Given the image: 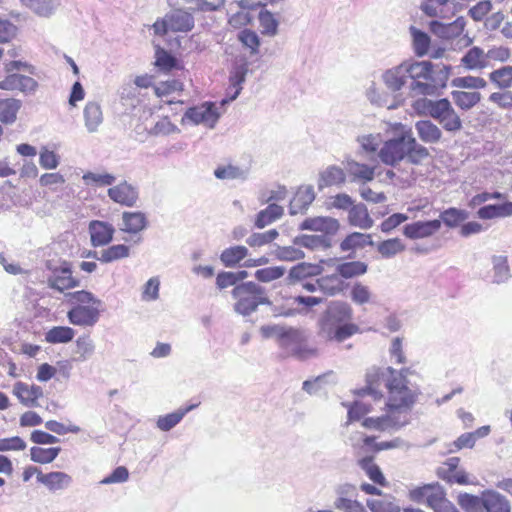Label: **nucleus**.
Returning <instances> with one entry per match:
<instances>
[{"label":"nucleus","instance_id":"nucleus-1","mask_svg":"<svg viewBox=\"0 0 512 512\" xmlns=\"http://www.w3.org/2000/svg\"><path fill=\"white\" fill-rule=\"evenodd\" d=\"M360 332L353 308L344 301H332L318 320V334L328 342L341 343Z\"/></svg>","mask_w":512,"mask_h":512},{"label":"nucleus","instance_id":"nucleus-2","mask_svg":"<svg viewBox=\"0 0 512 512\" xmlns=\"http://www.w3.org/2000/svg\"><path fill=\"white\" fill-rule=\"evenodd\" d=\"M408 368L397 371L387 383V401L385 409L393 415L398 422L405 425L409 421V413L417 401V391L408 387Z\"/></svg>","mask_w":512,"mask_h":512},{"label":"nucleus","instance_id":"nucleus-3","mask_svg":"<svg viewBox=\"0 0 512 512\" xmlns=\"http://www.w3.org/2000/svg\"><path fill=\"white\" fill-rule=\"evenodd\" d=\"M407 73L412 79L411 89L422 95H430L447 84L450 67L443 65L437 71L429 61L406 62Z\"/></svg>","mask_w":512,"mask_h":512},{"label":"nucleus","instance_id":"nucleus-4","mask_svg":"<svg viewBox=\"0 0 512 512\" xmlns=\"http://www.w3.org/2000/svg\"><path fill=\"white\" fill-rule=\"evenodd\" d=\"M68 300L75 304L68 312V321L81 327L94 326L100 317L101 301L91 292L80 290L67 294Z\"/></svg>","mask_w":512,"mask_h":512},{"label":"nucleus","instance_id":"nucleus-5","mask_svg":"<svg viewBox=\"0 0 512 512\" xmlns=\"http://www.w3.org/2000/svg\"><path fill=\"white\" fill-rule=\"evenodd\" d=\"M409 499L425 504L434 512H460L446 497L444 488L438 483L425 484L409 490Z\"/></svg>","mask_w":512,"mask_h":512},{"label":"nucleus","instance_id":"nucleus-6","mask_svg":"<svg viewBox=\"0 0 512 512\" xmlns=\"http://www.w3.org/2000/svg\"><path fill=\"white\" fill-rule=\"evenodd\" d=\"M232 296L235 299V311L244 316L253 313L259 305L269 302L263 288L251 281L236 285Z\"/></svg>","mask_w":512,"mask_h":512},{"label":"nucleus","instance_id":"nucleus-7","mask_svg":"<svg viewBox=\"0 0 512 512\" xmlns=\"http://www.w3.org/2000/svg\"><path fill=\"white\" fill-rule=\"evenodd\" d=\"M391 129L395 137L383 143L378 156L384 164L394 166L406 156L409 130L401 123L391 125Z\"/></svg>","mask_w":512,"mask_h":512},{"label":"nucleus","instance_id":"nucleus-8","mask_svg":"<svg viewBox=\"0 0 512 512\" xmlns=\"http://www.w3.org/2000/svg\"><path fill=\"white\" fill-rule=\"evenodd\" d=\"M427 107L430 116L437 120L446 131L457 132L462 129V121L448 99L429 101Z\"/></svg>","mask_w":512,"mask_h":512},{"label":"nucleus","instance_id":"nucleus-9","mask_svg":"<svg viewBox=\"0 0 512 512\" xmlns=\"http://www.w3.org/2000/svg\"><path fill=\"white\" fill-rule=\"evenodd\" d=\"M155 96L164 105L184 104L181 99L183 96L185 85L179 79H168L160 81L153 85Z\"/></svg>","mask_w":512,"mask_h":512},{"label":"nucleus","instance_id":"nucleus-10","mask_svg":"<svg viewBox=\"0 0 512 512\" xmlns=\"http://www.w3.org/2000/svg\"><path fill=\"white\" fill-rule=\"evenodd\" d=\"M397 370L387 367L379 368L373 367L366 374V390L369 394L373 395L375 399H381V387L384 385L387 388V383Z\"/></svg>","mask_w":512,"mask_h":512},{"label":"nucleus","instance_id":"nucleus-11","mask_svg":"<svg viewBox=\"0 0 512 512\" xmlns=\"http://www.w3.org/2000/svg\"><path fill=\"white\" fill-rule=\"evenodd\" d=\"M459 464V457L448 458L438 470L439 477L449 484H469L468 475L464 470L459 469Z\"/></svg>","mask_w":512,"mask_h":512},{"label":"nucleus","instance_id":"nucleus-12","mask_svg":"<svg viewBox=\"0 0 512 512\" xmlns=\"http://www.w3.org/2000/svg\"><path fill=\"white\" fill-rule=\"evenodd\" d=\"M79 284V279L73 277L72 270L67 265L54 269L52 276L48 279L49 287L59 292L73 289L78 287Z\"/></svg>","mask_w":512,"mask_h":512},{"label":"nucleus","instance_id":"nucleus-13","mask_svg":"<svg viewBox=\"0 0 512 512\" xmlns=\"http://www.w3.org/2000/svg\"><path fill=\"white\" fill-rule=\"evenodd\" d=\"M441 228V220L434 219L430 221H416L407 224L403 233L407 238L420 239L427 238L437 233Z\"/></svg>","mask_w":512,"mask_h":512},{"label":"nucleus","instance_id":"nucleus-14","mask_svg":"<svg viewBox=\"0 0 512 512\" xmlns=\"http://www.w3.org/2000/svg\"><path fill=\"white\" fill-rule=\"evenodd\" d=\"M13 394L24 406L37 407L39 406L38 400L43 396V390L38 385H28L19 381L14 384Z\"/></svg>","mask_w":512,"mask_h":512},{"label":"nucleus","instance_id":"nucleus-15","mask_svg":"<svg viewBox=\"0 0 512 512\" xmlns=\"http://www.w3.org/2000/svg\"><path fill=\"white\" fill-rule=\"evenodd\" d=\"M108 196L112 201L123 206L132 207L138 200V192L135 187L122 182L108 189Z\"/></svg>","mask_w":512,"mask_h":512},{"label":"nucleus","instance_id":"nucleus-16","mask_svg":"<svg viewBox=\"0 0 512 512\" xmlns=\"http://www.w3.org/2000/svg\"><path fill=\"white\" fill-rule=\"evenodd\" d=\"M89 233L92 246H105L112 240L114 228L111 224L94 220L89 224Z\"/></svg>","mask_w":512,"mask_h":512},{"label":"nucleus","instance_id":"nucleus-17","mask_svg":"<svg viewBox=\"0 0 512 512\" xmlns=\"http://www.w3.org/2000/svg\"><path fill=\"white\" fill-rule=\"evenodd\" d=\"M185 117L195 124H214L218 119V114L215 105L207 102L200 106L189 108L185 113Z\"/></svg>","mask_w":512,"mask_h":512},{"label":"nucleus","instance_id":"nucleus-18","mask_svg":"<svg viewBox=\"0 0 512 512\" xmlns=\"http://www.w3.org/2000/svg\"><path fill=\"white\" fill-rule=\"evenodd\" d=\"M339 226V222L331 217H314L305 219L300 228L302 230L323 232L325 235H333L338 231Z\"/></svg>","mask_w":512,"mask_h":512},{"label":"nucleus","instance_id":"nucleus-19","mask_svg":"<svg viewBox=\"0 0 512 512\" xmlns=\"http://www.w3.org/2000/svg\"><path fill=\"white\" fill-rule=\"evenodd\" d=\"M37 88V82L25 75L9 74L0 82V89L4 90H20L22 92H32Z\"/></svg>","mask_w":512,"mask_h":512},{"label":"nucleus","instance_id":"nucleus-20","mask_svg":"<svg viewBox=\"0 0 512 512\" xmlns=\"http://www.w3.org/2000/svg\"><path fill=\"white\" fill-rule=\"evenodd\" d=\"M72 482V476L62 471L44 473L40 479V483L52 492L67 489Z\"/></svg>","mask_w":512,"mask_h":512},{"label":"nucleus","instance_id":"nucleus-21","mask_svg":"<svg viewBox=\"0 0 512 512\" xmlns=\"http://www.w3.org/2000/svg\"><path fill=\"white\" fill-rule=\"evenodd\" d=\"M465 20L463 17H458L455 21L444 24L439 21H432L430 24L432 32L438 34L445 39H451L460 36L465 28Z\"/></svg>","mask_w":512,"mask_h":512},{"label":"nucleus","instance_id":"nucleus-22","mask_svg":"<svg viewBox=\"0 0 512 512\" xmlns=\"http://www.w3.org/2000/svg\"><path fill=\"white\" fill-rule=\"evenodd\" d=\"M317 285L318 289L326 296H336L341 294L347 287V284L338 273L318 278Z\"/></svg>","mask_w":512,"mask_h":512},{"label":"nucleus","instance_id":"nucleus-23","mask_svg":"<svg viewBox=\"0 0 512 512\" xmlns=\"http://www.w3.org/2000/svg\"><path fill=\"white\" fill-rule=\"evenodd\" d=\"M408 78L406 62L386 71L383 75L386 86L392 91L400 90L406 84Z\"/></svg>","mask_w":512,"mask_h":512},{"label":"nucleus","instance_id":"nucleus-24","mask_svg":"<svg viewBox=\"0 0 512 512\" xmlns=\"http://www.w3.org/2000/svg\"><path fill=\"white\" fill-rule=\"evenodd\" d=\"M415 129L421 141L427 144L438 143L442 138L440 128L430 120H419L415 123Z\"/></svg>","mask_w":512,"mask_h":512},{"label":"nucleus","instance_id":"nucleus-25","mask_svg":"<svg viewBox=\"0 0 512 512\" xmlns=\"http://www.w3.org/2000/svg\"><path fill=\"white\" fill-rule=\"evenodd\" d=\"M371 234L353 232L348 234L340 243V249L343 252H355L358 249H363L366 246H373Z\"/></svg>","mask_w":512,"mask_h":512},{"label":"nucleus","instance_id":"nucleus-26","mask_svg":"<svg viewBox=\"0 0 512 512\" xmlns=\"http://www.w3.org/2000/svg\"><path fill=\"white\" fill-rule=\"evenodd\" d=\"M170 21V31L172 32H188L194 27L193 16L181 9H176L168 13Z\"/></svg>","mask_w":512,"mask_h":512},{"label":"nucleus","instance_id":"nucleus-27","mask_svg":"<svg viewBox=\"0 0 512 512\" xmlns=\"http://www.w3.org/2000/svg\"><path fill=\"white\" fill-rule=\"evenodd\" d=\"M485 504V512H511L510 501L495 490H485Z\"/></svg>","mask_w":512,"mask_h":512},{"label":"nucleus","instance_id":"nucleus-28","mask_svg":"<svg viewBox=\"0 0 512 512\" xmlns=\"http://www.w3.org/2000/svg\"><path fill=\"white\" fill-rule=\"evenodd\" d=\"M83 117L86 128L90 132L97 131L104 119L100 104L95 101L87 102L83 110Z\"/></svg>","mask_w":512,"mask_h":512},{"label":"nucleus","instance_id":"nucleus-29","mask_svg":"<svg viewBox=\"0 0 512 512\" xmlns=\"http://www.w3.org/2000/svg\"><path fill=\"white\" fill-rule=\"evenodd\" d=\"M362 426L367 429L384 431L390 428L403 426L398 420L385 409V414L381 417H368L362 421Z\"/></svg>","mask_w":512,"mask_h":512},{"label":"nucleus","instance_id":"nucleus-30","mask_svg":"<svg viewBox=\"0 0 512 512\" xmlns=\"http://www.w3.org/2000/svg\"><path fill=\"white\" fill-rule=\"evenodd\" d=\"M457 503L465 512H485V490L480 496L460 493L457 496Z\"/></svg>","mask_w":512,"mask_h":512},{"label":"nucleus","instance_id":"nucleus-31","mask_svg":"<svg viewBox=\"0 0 512 512\" xmlns=\"http://www.w3.org/2000/svg\"><path fill=\"white\" fill-rule=\"evenodd\" d=\"M477 215L483 220L512 216V202L483 206L478 210Z\"/></svg>","mask_w":512,"mask_h":512},{"label":"nucleus","instance_id":"nucleus-32","mask_svg":"<svg viewBox=\"0 0 512 512\" xmlns=\"http://www.w3.org/2000/svg\"><path fill=\"white\" fill-rule=\"evenodd\" d=\"M304 334L299 329L288 328L282 330L278 335V344L280 348L284 351L285 355H288L292 352L293 348L297 346L298 343L302 340Z\"/></svg>","mask_w":512,"mask_h":512},{"label":"nucleus","instance_id":"nucleus-33","mask_svg":"<svg viewBox=\"0 0 512 512\" xmlns=\"http://www.w3.org/2000/svg\"><path fill=\"white\" fill-rule=\"evenodd\" d=\"M461 64L468 70H481L487 66L486 54L481 48L474 46L462 57Z\"/></svg>","mask_w":512,"mask_h":512},{"label":"nucleus","instance_id":"nucleus-34","mask_svg":"<svg viewBox=\"0 0 512 512\" xmlns=\"http://www.w3.org/2000/svg\"><path fill=\"white\" fill-rule=\"evenodd\" d=\"M422 9L430 17L449 19L454 15V11L448 6V0H426Z\"/></svg>","mask_w":512,"mask_h":512},{"label":"nucleus","instance_id":"nucleus-35","mask_svg":"<svg viewBox=\"0 0 512 512\" xmlns=\"http://www.w3.org/2000/svg\"><path fill=\"white\" fill-rule=\"evenodd\" d=\"M248 255V249L242 245L231 246L220 254V260L225 267H235Z\"/></svg>","mask_w":512,"mask_h":512},{"label":"nucleus","instance_id":"nucleus-36","mask_svg":"<svg viewBox=\"0 0 512 512\" xmlns=\"http://www.w3.org/2000/svg\"><path fill=\"white\" fill-rule=\"evenodd\" d=\"M75 330L69 326H54L45 333V341L50 344H66L73 340Z\"/></svg>","mask_w":512,"mask_h":512},{"label":"nucleus","instance_id":"nucleus-37","mask_svg":"<svg viewBox=\"0 0 512 512\" xmlns=\"http://www.w3.org/2000/svg\"><path fill=\"white\" fill-rule=\"evenodd\" d=\"M348 221L350 225L361 229H369L374 223L364 205L353 206L349 211Z\"/></svg>","mask_w":512,"mask_h":512},{"label":"nucleus","instance_id":"nucleus-38","mask_svg":"<svg viewBox=\"0 0 512 512\" xmlns=\"http://www.w3.org/2000/svg\"><path fill=\"white\" fill-rule=\"evenodd\" d=\"M428 149L417 143L416 139L412 136L411 130L409 129V135L406 146V156L408 160L413 164H420L429 157Z\"/></svg>","mask_w":512,"mask_h":512},{"label":"nucleus","instance_id":"nucleus-39","mask_svg":"<svg viewBox=\"0 0 512 512\" xmlns=\"http://www.w3.org/2000/svg\"><path fill=\"white\" fill-rule=\"evenodd\" d=\"M359 466L365 471L366 475L373 483L381 487L388 486L385 476L379 466L373 463L372 457H365L359 460Z\"/></svg>","mask_w":512,"mask_h":512},{"label":"nucleus","instance_id":"nucleus-40","mask_svg":"<svg viewBox=\"0 0 512 512\" xmlns=\"http://www.w3.org/2000/svg\"><path fill=\"white\" fill-rule=\"evenodd\" d=\"M60 452V447L43 448L33 446L30 449V458L35 463L49 464L52 463L58 457Z\"/></svg>","mask_w":512,"mask_h":512},{"label":"nucleus","instance_id":"nucleus-41","mask_svg":"<svg viewBox=\"0 0 512 512\" xmlns=\"http://www.w3.org/2000/svg\"><path fill=\"white\" fill-rule=\"evenodd\" d=\"M454 103L462 110H469L477 105L481 100V94L477 91H452Z\"/></svg>","mask_w":512,"mask_h":512},{"label":"nucleus","instance_id":"nucleus-42","mask_svg":"<svg viewBox=\"0 0 512 512\" xmlns=\"http://www.w3.org/2000/svg\"><path fill=\"white\" fill-rule=\"evenodd\" d=\"M283 215V208L277 204H270L264 210H261L256 217L255 226L264 228Z\"/></svg>","mask_w":512,"mask_h":512},{"label":"nucleus","instance_id":"nucleus-43","mask_svg":"<svg viewBox=\"0 0 512 512\" xmlns=\"http://www.w3.org/2000/svg\"><path fill=\"white\" fill-rule=\"evenodd\" d=\"M194 406L179 409L175 412L159 416L156 422L157 427L161 431H169L175 427Z\"/></svg>","mask_w":512,"mask_h":512},{"label":"nucleus","instance_id":"nucleus-44","mask_svg":"<svg viewBox=\"0 0 512 512\" xmlns=\"http://www.w3.org/2000/svg\"><path fill=\"white\" fill-rule=\"evenodd\" d=\"M146 226L145 215L141 212L123 213V230L129 233H137Z\"/></svg>","mask_w":512,"mask_h":512},{"label":"nucleus","instance_id":"nucleus-45","mask_svg":"<svg viewBox=\"0 0 512 512\" xmlns=\"http://www.w3.org/2000/svg\"><path fill=\"white\" fill-rule=\"evenodd\" d=\"M155 66L164 73H170L173 69L180 68L177 59L159 46L155 52Z\"/></svg>","mask_w":512,"mask_h":512},{"label":"nucleus","instance_id":"nucleus-46","mask_svg":"<svg viewBox=\"0 0 512 512\" xmlns=\"http://www.w3.org/2000/svg\"><path fill=\"white\" fill-rule=\"evenodd\" d=\"M336 272L341 278H353L365 274L367 265L361 261L344 262L336 267Z\"/></svg>","mask_w":512,"mask_h":512},{"label":"nucleus","instance_id":"nucleus-47","mask_svg":"<svg viewBox=\"0 0 512 512\" xmlns=\"http://www.w3.org/2000/svg\"><path fill=\"white\" fill-rule=\"evenodd\" d=\"M130 248L124 244L112 245L101 252L98 260L102 263H110L128 257Z\"/></svg>","mask_w":512,"mask_h":512},{"label":"nucleus","instance_id":"nucleus-48","mask_svg":"<svg viewBox=\"0 0 512 512\" xmlns=\"http://www.w3.org/2000/svg\"><path fill=\"white\" fill-rule=\"evenodd\" d=\"M490 81L500 89L512 86V66H503L489 74Z\"/></svg>","mask_w":512,"mask_h":512},{"label":"nucleus","instance_id":"nucleus-49","mask_svg":"<svg viewBox=\"0 0 512 512\" xmlns=\"http://www.w3.org/2000/svg\"><path fill=\"white\" fill-rule=\"evenodd\" d=\"M366 505L371 512H401L399 505L391 496L383 499H369Z\"/></svg>","mask_w":512,"mask_h":512},{"label":"nucleus","instance_id":"nucleus-50","mask_svg":"<svg viewBox=\"0 0 512 512\" xmlns=\"http://www.w3.org/2000/svg\"><path fill=\"white\" fill-rule=\"evenodd\" d=\"M405 250L400 238H391L377 244V251L384 258H390Z\"/></svg>","mask_w":512,"mask_h":512},{"label":"nucleus","instance_id":"nucleus-51","mask_svg":"<svg viewBox=\"0 0 512 512\" xmlns=\"http://www.w3.org/2000/svg\"><path fill=\"white\" fill-rule=\"evenodd\" d=\"M348 172L353 177L354 180L369 182L374 178V167H370L366 164H361L358 162H350L348 163Z\"/></svg>","mask_w":512,"mask_h":512},{"label":"nucleus","instance_id":"nucleus-52","mask_svg":"<svg viewBox=\"0 0 512 512\" xmlns=\"http://www.w3.org/2000/svg\"><path fill=\"white\" fill-rule=\"evenodd\" d=\"M451 85L461 89H483L487 86V82L482 77L468 75L454 78Z\"/></svg>","mask_w":512,"mask_h":512},{"label":"nucleus","instance_id":"nucleus-53","mask_svg":"<svg viewBox=\"0 0 512 512\" xmlns=\"http://www.w3.org/2000/svg\"><path fill=\"white\" fill-rule=\"evenodd\" d=\"M262 34L273 36L278 30V21L268 10H261L258 16Z\"/></svg>","mask_w":512,"mask_h":512},{"label":"nucleus","instance_id":"nucleus-54","mask_svg":"<svg viewBox=\"0 0 512 512\" xmlns=\"http://www.w3.org/2000/svg\"><path fill=\"white\" fill-rule=\"evenodd\" d=\"M18 108L19 105L15 100H0V121L5 123L13 122L16 119Z\"/></svg>","mask_w":512,"mask_h":512},{"label":"nucleus","instance_id":"nucleus-55","mask_svg":"<svg viewBox=\"0 0 512 512\" xmlns=\"http://www.w3.org/2000/svg\"><path fill=\"white\" fill-rule=\"evenodd\" d=\"M440 217L441 222L448 227H456L467 218V213L457 208H449L443 211Z\"/></svg>","mask_w":512,"mask_h":512},{"label":"nucleus","instance_id":"nucleus-56","mask_svg":"<svg viewBox=\"0 0 512 512\" xmlns=\"http://www.w3.org/2000/svg\"><path fill=\"white\" fill-rule=\"evenodd\" d=\"M372 411L369 403L355 401L348 406V422L358 421Z\"/></svg>","mask_w":512,"mask_h":512},{"label":"nucleus","instance_id":"nucleus-57","mask_svg":"<svg viewBox=\"0 0 512 512\" xmlns=\"http://www.w3.org/2000/svg\"><path fill=\"white\" fill-rule=\"evenodd\" d=\"M278 235L277 230L271 229L263 233H253L246 242L250 247H261L271 243Z\"/></svg>","mask_w":512,"mask_h":512},{"label":"nucleus","instance_id":"nucleus-58","mask_svg":"<svg viewBox=\"0 0 512 512\" xmlns=\"http://www.w3.org/2000/svg\"><path fill=\"white\" fill-rule=\"evenodd\" d=\"M412 34L415 54L418 56H424L429 50V36L422 31L416 30L415 28H412Z\"/></svg>","mask_w":512,"mask_h":512},{"label":"nucleus","instance_id":"nucleus-59","mask_svg":"<svg viewBox=\"0 0 512 512\" xmlns=\"http://www.w3.org/2000/svg\"><path fill=\"white\" fill-rule=\"evenodd\" d=\"M285 273V269L280 266L266 267L258 269L255 272V278L259 282H271L281 278Z\"/></svg>","mask_w":512,"mask_h":512},{"label":"nucleus","instance_id":"nucleus-60","mask_svg":"<svg viewBox=\"0 0 512 512\" xmlns=\"http://www.w3.org/2000/svg\"><path fill=\"white\" fill-rule=\"evenodd\" d=\"M488 100L500 109H512V91L508 89H503V91L491 93Z\"/></svg>","mask_w":512,"mask_h":512},{"label":"nucleus","instance_id":"nucleus-61","mask_svg":"<svg viewBox=\"0 0 512 512\" xmlns=\"http://www.w3.org/2000/svg\"><path fill=\"white\" fill-rule=\"evenodd\" d=\"M372 297V293L368 286L357 282L351 289V299L358 305L369 303Z\"/></svg>","mask_w":512,"mask_h":512},{"label":"nucleus","instance_id":"nucleus-62","mask_svg":"<svg viewBox=\"0 0 512 512\" xmlns=\"http://www.w3.org/2000/svg\"><path fill=\"white\" fill-rule=\"evenodd\" d=\"M318 350L314 347H311L307 344L305 336L302 338L300 343L293 348L292 352L288 355V357H295L299 360H307L311 357L316 356Z\"/></svg>","mask_w":512,"mask_h":512},{"label":"nucleus","instance_id":"nucleus-63","mask_svg":"<svg viewBox=\"0 0 512 512\" xmlns=\"http://www.w3.org/2000/svg\"><path fill=\"white\" fill-rule=\"evenodd\" d=\"M238 38L240 42L251 50V53H257L260 46V40L256 32L250 29L242 30Z\"/></svg>","mask_w":512,"mask_h":512},{"label":"nucleus","instance_id":"nucleus-64","mask_svg":"<svg viewBox=\"0 0 512 512\" xmlns=\"http://www.w3.org/2000/svg\"><path fill=\"white\" fill-rule=\"evenodd\" d=\"M334 505L335 508L343 510L344 512H367L360 502L347 497H338Z\"/></svg>","mask_w":512,"mask_h":512}]
</instances>
